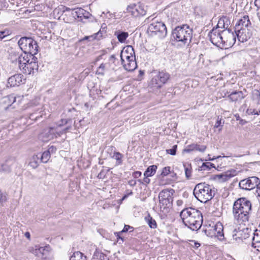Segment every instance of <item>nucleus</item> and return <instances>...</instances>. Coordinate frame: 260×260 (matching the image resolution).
Here are the masks:
<instances>
[{
    "label": "nucleus",
    "instance_id": "nucleus-21",
    "mask_svg": "<svg viewBox=\"0 0 260 260\" xmlns=\"http://www.w3.org/2000/svg\"><path fill=\"white\" fill-rule=\"evenodd\" d=\"M250 24L251 23L249 17L247 15L244 16L239 21L238 23L236 24L235 30L244 28L251 29Z\"/></svg>",
    "mask_w": 260,
    "mask_h": 260
},
{
    "label": "nucleus",
    "instance_id": "nucleus-19",
    "mask_svg": "<svg viewBox=\"0 0 260 260\" xmlns=\"http://www.w3.org/2000/svg\"><path fill=\"white\" fill-rule=\"evenodd\" d=\"M2 104L4 105L5 109H8L10 107H12V108H15L16 105H17L16 96L13 94L5 96L2 100Z\"/></svg>",
    "mask_w": 260,
    "mask_h": 260
},
{
    "label": "nucleus",
    "instance_id": "nucleus-33",
    "mask_svg": "<svg viewBox=\"0 0 260 260\" xmlns=\"http://www.w3.org/2000/svg\"><path fill=\"white\" fill-rule=\"evenodd\" d=\"M70 260H86V256L81 252L76 251L71 256Z\"/></svg>",
    "mask_w": 260,
    "mask_h": 260
},
{
    "label": "nucleus",
    "instance_id": "nucleus-64",
    "mask_svg": "<svg viewBox=\"0 0 260 260\" xmlns=\"http://www.w3.org/2000/svg\"><path fill=\"white\" fill-rule=\"evenodd\" d=\"M171 174V177L174 179V180H176L177 179L176 174L174 172L170 173Z\"/></svg>",
    "mask_w": 260,
    "mask_h": 260
},
{
    "label": "nucleus",
    "instance_id": "nucleus-43",
    "mask_svg": "<svg viewBox=\"0 0 260 260\" xmlns=\"http://www.w3.org/2000/svg\"><path fill=\"white\" fill-rule=\"evenodd\" d=\"M170 170H171L170 167H164L161 171V175L162 177L167 176V175H168L169 173H171Z\"/></svg>",
    "mask_w": 260,
    "mask_h": 260
},
{
    "label": "nucleus",
    "instance_id": "nucleus-36",
    "mask_svg": "<svg viewBox=\"0 0 260 260\" xmlns=\"http://www.w3.org/2000/svg\"><path fill=\"white\" fill-rule=\"evenodd\" d=\"M128 36V33L126 32L122 31L117 33V39L118 41L121 43L124 42L126 39L127 38Z\"/></svg>",
    "mask_w": 260,
    "mask_h": 260
},
{
    "label": "nucleus",
    "instance_id": "nucleus-41",
    "mask_svg": "<svg viewBox=\"0 0 260 260\" xmlns=\"http://www.w3.org/2000/svg\"><path fill=\"white\" fill-rule=\"evenodd\" d=\"M222 119L221 118H219L218 116L217 119V121L215 123V124L214 125L215 128H219V131H220L222 129V127L223 126V124L224 123V121L223 122H221Z\"/></svg>",
    "mask_w": 260,
    "mask_h": 260
},
{
    "label": "nucleus",
    "instance_id": "nucleus-54",
    "mask_svg": "<svg viewBox=\"0 0 260 260\" xmlns=\"http://www.w3.org/2000/svg\"><path fill=\"white\" fill-rule=\"evenodd\" d=\"M61 7H62L61 11L63 13L66 12H69L71 10L73 11V9H70V8L67 7L66 6H62Z\"/></svg>",
    "mask_w": 260,
    "mask_h": 260
},
{
    "label": "nucleus",
    "instance_id": "nucleus-59",
    "mask_svg": "<svg viewBox=\"0 0 260 260\" xmlns=\"http://www.w3.org/2000/svg\"><path fill=\"white\" fill-rule=\"evenodd\" d=\"M5 31H0V40L4 38L5 36H6V35L5 34Z\"/></svg>",
    "mask_w": 260,
    "mask_h": 260
},
{
    "label": "nucleus",
    "instance_id": "nucleus-37",
    "mask_svg": "<svg viewBox=\"0 0 260 260\" xmlns=\"http://www.w3.org/2000/svg\"><path fill=\"white\" fill-rule=\"evenodd\" d=\"M151 84L153 87H160L162 86V84L159 82V79L157 75L154 77L151 81Z\"/></svg>",
    "mask_w": 260,
    "mask_h": 260
},
{
    "label": "nucleus",
    "instance_id": "nucleus-4",
    "mask_svg": "<svg viewBox=\"0 0 260 260\" xmlns=\"http://www.w3.org/2000/svg\"><path fill=\"white\" fill-rule=\"evenodd\" d=\"M172 36L177 41L188 45L192 39V30L187 25L177 26L173 30Z\"/></svg>",
    "mask_w": 260,
    "mask_h": 260
},
{
    "label": "nucleus",
    "instance_id": "nucleus-42",
    "mask_svg": "<svg viewBox=\"0 0 260 260\" xmlns=\"http://www.w3.org/2000/svg\"><path fill=\"white\" fill-rule=\"evenodd\" d=\"M254 5L256 7L257 16L260 20V0H255Z\"/></svg>",
    "mask_w": 260,
    "mask_h": 260
},
{
    "label": "nucleus",
    "instance_id": "nucleus-9",
    "mask_svg": "<svg viewBox=\"0 0 260 260\" xmlns=\"http://www.w3.org/2000/svg\"><path fill=\"white\" fill-rule=\"evenodd\" d=\"M152 22L150 24L148 27V30L155 35L159 34L160 36H165L167 35V27L165 24L157 20L152 19Z\"/></svg>",
    "mask_w": 260,
    "mask_h": 260
},
{
    "label": "nucleus",
    "instance_id": "nucleus-52",
    "mask_svg": "<svg viewBox=\"0 0 260 260\" xmlns=\"http://www.w3.org/2000/svg\"><path fill=\"white\" fill-rule=\"evenodd\" d=\"M129 229H131L132 230L131 231H133L134 228H133V227L131 226L128 225H125V226H124V228L121 231V232H122V233L127 232Z\"/></svg>",
    "mask_w": 260,
    "mask_h": 260
},
{
    "label": "nucleus",
    "instance_id": "nucleus-12",
    "mask_svg": "<svg viewBox=\"0 0 260 260\" xmlns=\"http://www.w3.org/2000/svg\"><path fill=\"white\" fill-rule=\"evenodd\" d=\"M259 180V178L257 177H249L241 180L239 183V186L242 189L251 190L258 184Z\"/></svg>",
    "mask_w": 260,
    "mask_h": 260
},
{
    "label": "nucleus",
    "instance_id": "nucleus-10",
    "mask_svg": "<svg viewBox=\"0 0 260 260\" xmlns=\"http://www.w3.org/2000/svg\"><path fill=\"white\" fill-rule=\"evenodd\" d=\"M126 12L135 17L144 16L146 13L145 6L141 3L131 4L126 8Z\"/></svg>",
    "mask_w": 260,
    "mask_h": 260
},
{
    "label": "nucleus",
    "instance_id": "nucleus-46",
    "mask_svg": "<svg viewBox=\"0 0 260 260\" xmlns=\"http://www.w3.org/2000/svg\"><path fill=\"white\" fill-rule=\"evenodd\" d=\"M206 167L208 169H211V168H215V165L212 164V163H211V162H206V163H203V165H202V168H203V170H205V168Z\"/></svg>",
    "mask_w": 260,
    "mask_h": 260
},
{
    "label": "nucleus",
    "instance_id": "nucleus-15",
    "mask_svg": "<svg viewBox=\"0 0 260 260\" xmlns=\"http://www.w3.org/2000/svg\"><path fill=\"white\" fill-rule=\"evenodd\" d=\"M25 79L23 75L16 74L10 77L7 80V87L18 86L24 83Z\"/></svg>",
    "mask_w": 260,
    "mask_h": 260
},
{
    "label": "nucleus",
    "instance_id": "nucleus-22",
    "mask_svg": "<svg viewBox=\"0 0 260 260\" xmlns=\"http://www.w3.org/2000/svg\"><path fill=\"white\" fill-rule=\"evenodd\" d=\"M127 50L130 53V56L127 55L124 51H121L120 53V57L122 61V63H123V60H135V55L134 50L132 46H127Z\"/></svg>",
    "mask_w": 260,
    "mask_h": 260
},
{
    "label": "nucleus",
    "instance_id": "nucleus-49",
    "mask_svg": "<svg viewBox=\"0 0 260 260\" xmlns=\"http://www.w3.org/2000/svg\"><path fill=\"white\" fill-rule=\"evenodd\" d=\"M95 37H94V35H91V36H85L84 37L82 41H85V40H87L88 41H93V40H95Z\"/></svg>",
    "mask_w": 260,
    "mask_h": 260
},
{
    "label": "nucleus",
    "instance_id": "nucleus-11",
    "mask_svg": "<svg viewBox=\"0 0 260 260\" xmlns=\"http://www.w3.org/2000/svg\"><path fill=\"white\" fill-rule=\"evenodd\" d=\"M71 128V126L66 127L62 131L57 132L56 129L53 127L49 128L43 132L40 135V138L42 141L44 142L48 141L53 139L54 137H57V136H60L63 133H66L67 131Z\"/></svg>",
    "mask_w": 260,
    "mask_h": 260
},
{
    "label": "nucleus",
    "instance_id": "nucleus-1",
    "mask_svg": "<svg viewBox=\"0 0 260 260\" xmlns=\"http://www.w3.org/2000/svg\"><path fill=\"white\" fill-rule=\"evenodd\" d=\"M251 210V204L246 198H242L236 200L233 207L234 218L239 224H245L249 218Z\"/></svg>",
    "mask_w": 260,
    "mask_h": 260
},
{
    "label": "nucleus",
    "instance_id": "nucleus-16",
    "mask_svg": "<svg viewBox=\"0 0 260 260\" xmlns=\"http://www.w3.org/2000/svg\"><path fill=\"white\" fill-rule=\"evenodd\" d=\"M237 174V171L236 170L232 169L215 175L214 178L220 182H223L228 181Z\"/></svg>",
    "mask_w": 260,
    "mask_h": 260
},
{
    "label": "nucleus",
    "instance_id": "nucleus-3",
    "mask_svg": "<svg viewBox=\"0 0 260 260\" xmlns=\"http://www.w3.org/2000/svg\"><path fill=\"white\" fill-rule=\"evenodd\" d=\"M214 188L205 182L197 184L193 190L196 198L202 203H206L215 195Z\"/></svg>",
    "mask_w": 260,
    "mask_h": 260
},
{
    "label": "nucleus",
    "instance_id": "nucleus-23",
    "mask_svg": "<svg viewBox=\"0 0 260 260\" xmlns=\"http://www.w3.org/2000/svg\"><path fill=\"white\" fill-rule=\"evenodd\" d=\"M206 146L205 145H201L197 144H192L188 145L184 150L186 152H189L192 151H198L200 152H204L206 149Z\"/></svg>",
    "mask_w": 260,
    "mask_h": 260
},
{
    "label": "nucleus",
    "instance_id": "nucleus-40",
    "mask_svg": "<svg viewBox=\"0 0 260 260\" xmlns=\"http://www.w3.org/2000/svg\"><path fill=\"white\" fill-rule=\"evenodd\" d=\"M253 98L257 104H260V92L258 90H255L253 92Z\"/></svg>",
    "mask_w": 260,
    "mask_h": 260
},
{
    "label": "nucleus",
    "instance_id": "nucleus-53",
    "mask_svg": "<svg viewBox=\"0 0 260 260\" xmlns=\"http://www.w3.org/2000/svg\"><path fill=\"white\" fill-rule=\"evenodd\" d=\"M142 175V173L140 171H135L133 174V177L135 178H138Z\"/></svg>",
    "mask_w": 260,
    "mask_h": 260
},
{
    "label": "nucleus",
    "instance_id": "nucleus-27",
    "mask_svg": "<svg viewBox=\"0 0 260 260\" xmlns=\"http://www.w3.org/2000/svg\"><path fill=\"white\" fill-rule=\"evenodd\" d=\"M253 236L252 238V245L253 247H259L260 245L258 244L260 243V233L259 230L256 229L252 233Z\"/></svg>",
    "mask_w": 260,
    "mask_h": 260
},
{
    "label": "nucleus",
    "instance_id": "nucleus-63",
    "mask_svg": "<svg viewBox=\"0 0 260 260\" xmlns=\"http://www.w3.org/2000/svg\"><path fill=\"white\" fill-rule=\"evenodd\" d=\"M115 59H116V57H115V55H112L110 56L109 60L110 61H112L114 62V60Z\"/></svg>",
    "mask_w": 260,
    "mask_h": 260
},
{
    "label": "nucleus",
    "instance_id": "nucleus-51",
    "mask_svg": "<svg viewBox=\"0 0 260 260\" xmlns=\"http://www.w3.org/2000/svg\"><path fill=\"white\" fill-rule=\"evenodd\" d=\"M185 174L186 177L187 179H189L190 178V177L191 176V171L189 168H185Z\"/></svg>",
    "mask_w": 260,
    "mask_h": 260
},
{
    "label": "nucleus",
    "instance_id": "nucleus-47",
    "mask_svg": "<svg viewBox=\"0 0 260 260\" xmlns=\"http://www.w3.org/2000/svg\"><path fill=\"white\" fill-rule=\"evenodd\" d=\"M94 37H95V39L96 40H100L103 38V32L101 30H99L98 32L93 34Z\"/></svg>",
    "mask_w": 260,
    "mask_h": 260
},
{
    "label": "nucleus",
    "instance_id": "nucleus-5",
    "mask_svg": "<svg viewBox=\"0 0 260 260\" xmlns=\"http://www.w3.org/2000/svg\"><path fill=\"white\" fill-rule=\"evenodd\" d=\"M18 43L24 53L34 56L38 52L37 43L31 38L22 37L19 40Z\"/></svg>",
    "mask_w": 260,
    "mask_h": 260
},
{
    "label": "nucleus",
    "instance_id": "nucleus-58",
    "mask_svg": "<svg viewBox=\"0 0 260 260\" xmlns=\"http://www.w3.org/2000/svg\"><path fill=\"white\" fill-rule=\"evenodd\" d=\"M149 177L144 176L143 179V183L146 184H149L150 183V180L148 178Z\"/></svg>",
    "mask_w": 260,
    "mask_h": 260
},
{
    "label": "nucleus",
    "instance_id": "nucleus-28",
    "mask_svg": "<svg viewBox=\"0 0 260 260\" xmlns=\"http://www.w3.org/2000/svg\"><path fill=\"white\" fill-rule=\"evenodd\" d=\"M54 149V147L51 146L48 150L44 151L40 155V161L43 163L47 162L50 158V152L53 151Z\"/></svg>",
    "mask_w": 260,
    "mask_h": 260
},
{
    "label": "nucleus",
    "instance_id": "nucleus-32",
    "mask_svg": "<svg viewBox=\"0 0 260 260\" xmlns=\"http://www.w3.org/2000/svg\"><path fill=\"white\" fill-rule=\"evenodd\" d=\"M157 167L156 165H152L147 168L144 173V176L151 177L156 173Z\"/></svg>",
    "mask_w": 260,
    "mask_h": 260
},
{
    "label": "nucleus",
    "instance_id": "nucleus-20",
    "mask_svg": "<svg viewBox=\"0 0 260 260\" xmlns=\"http://www.w3.org/2000/svg\"><path fill=\"white\" fill-rule=\"evenodd\" d=\"M35 249L32 250V252L36 255L41 254L43 257H46L49 254L51 250L50 247L49 245L45 247L35 246Z\"/></svg>",
    "mask_w": 260,
    "mask_h": 260
},
{
    "label": "nucleus",
    "instance_id": "nucleus-25",
    "mask_svg": "<svg viewBox=\"0 0 260 260\" xmlns=\"http://www.w3.org/2000/svg\"><path fill=\"white\" fill-rule=\"evenodd\" d=\"M29 56L32 57L34 56L23 52V53L19 56L18 58L17 59V61L18 63V66L20 70L22 69V67H24V65L27 62L26 58H28Z\"/></svg>",
    "mask_w": 260,
    "mask_h": 260
},
{
    "label": "nucleus",
    "instance_id": "nucleus-30",
    "mask_svg": "<svg viewBox=\"0 0 260 260\" xmlns=\"http://www.w3.org/2000/svg\"><path fill=\"white\" fill-rule=\"evenodd\" d=\"M144 219L151 229H154L157 228V223L155 220L154 219L149 213L145 217Z\"/></svg>",
    "mask_w": 260,
    "mask_h": 260
},
{
    "label": "nucleus",
    "instance_id": "nucleus-31",
    "mask_svg": "<svg viewBox=\"0 0 260 260\" xmlns=\"http://www.w3.org/2000/svg\"><path fill=\"white\" fill-rule=\"evenodd\" d=\"M41 162L40 155H35L31 158L30 161L29 162V165L32 168L35 169L38 166L39 163Z\"/></svg>",
    "mask_w": 260,
    "mask_h": 260
},
{
    "label": "nucleus",
    "instance_id": "nucleus-57",
    "mask_svg": "<svg viewBox=\"0 0 260 260\" xmlns=\"http://www.w3.org/2000/svg\"><path fill=\"white\" fill-rule=\"evenodd\" d=\"M256 192L257 193L258 196L260 197V182L258 183V184L256 186Z\"/></svg>",
    "mask_w": 260,
    "mask_h": 260
},
{
    "label": "nucleus",
    "instance_id": "nucleus-38",
    "mask_svg": "<svg viewBox=\"0 0 260 260\" xmlns=\"http://www.w3.org/2000/svg\"><path fill=\"white\" fill-rule=\"evenodd\" d=\"M11 171V167L6 162L0 165V172L9 173Z\"/></svg>",
    "mask_w": 260,
    "mask_h": 260
},
{
    "label": "nucleus",
    "instance_id": "nucleus-24",
    "mask_svg": "<svg viewBox=\"0 0 260 260\" xmlns=\"http://www.w3.org/2000/svg\"><path fill=\"white\" fill-rule=\"evenodd\" d=\"M243 93L241 91H235L232 92L229 95L228 98L231 102H237L241 100L244 98Z\"/></svg>",
    "mask_w": 260,
    "mask_h": 260
},
{
    "label": "nucleus",
    "instance_id": "nucleus-35",
    "mask_svg": "<svg viewBox=\"0 0 260 260\" xmlns=\"http://www.w3.org/2000/svg\"><path fill=\"white\" fill-rule=\"evenodd\" d=\"M116 160V165L118 166L122 163L123 155L119 152H114L112 156Z\"/></svg>",
    "mask_w": 260,
    "mask_h": 260
},
{
    "label": "nucleus",
    "instance_id": "nucleus-14",
    "mask_svg": "<svg viewBox=\"0 0 260 260\" xmlns=\"http://www.w3.org/2000/svg\"><path fill=\"white\" fill-rule=\"evenodd\" d=\"M213 235L211 234L209 231L206 230L205 232L206 235L209 237H212L214 236L221 241H224L225 240L223 233V226L221 222H218L216 223V224L213 227Z\"/></svg>",
    "mask_w": 260,
    "mask_h": 260
},
{
    "label": "nucleus",
    "instance_id": "nucleus-34",
    "mask_svg": "<svg viewBox=\"0 0 260 260\" xmlns=\"http://www.w3.org/2000/svg\"><path fill=\"white\" fill-rule=\"evenodd\" d=\"M157 76L159 79V82L160 84H162V85L168 81L170 76L168 73L163 72H159Z\"/></svg>",
    "mask_w": 260,
    "mask_h": 260
},
{
    "label": "nucleus",
    "instance_id": "nucleus-45",
    "mask_svg": "<svg viewBox=\"0 0 260 260\" xmlns=\"http://www.w3.org/2000/svg\"><path fill=\"white\" fill-rule=\"evenodd\" d=\"M105 68L106 64L105 63H102L99 67L97 72L99 73V74L103 75Z\"/></svg>",
    "mask_w": 260,
    "mask_h": 260
},
{
    "label": "nucleus",
    "instance_id": "nucleus-44",
    "mask_svg": "<svg viewBox=\"0 0 260 260\" xmlns=\"http://www.w3.org/2000/svg\"><path fill=\"white\" fill-rule=\"evenodd\" d=\"M177 148V145H175L173 146L172 148L167 149L166 152L168 154H170L172 155H175L176 153V150Z\"/></svg>",
    "mask_w": 260,
    "mask_h": 260
},
{
    "label": "nucleus",
    "instance_id": "nucleus-55",
    "mask_svg": "<svg viewBox=\"0 0 260 260\" xmlns=\"http://www.w3.org/2000/svg\"><path fill=\"white\" fill-rule=\"evenodd\" d=\"M192 242L193 243V245H191V246L196 249L198 248L201 246L199 243L195 241H192Z\"/></svg>",
    "mask_w": 260,
    "mask_h": 260
},
{
    "label": "nucleus",
    "instance_id": "nucleus-6",
    "mask_svg": "<svg viewBox=\"0 0 260 260\" xmlns=\"http://www.w3.org/2000/svg\"><path fill=\"white\" fill-rule=\"evenodd\" d=\"M175 193L173 189H165L161 190L158 196L160 208L161 206L164 208L170 207L173 202V196Z\"/></svg>",
    "mask_w": 260,
    "mask_h": 260
},
{
    "label": "nucleus",
    "instance_id": "nucleus-50",
    "mask_svg": "<svg viewBox=\"0 0 260 260\" xmlns=\"http://www.w3.org/2000/svg\"><path fill=\"white\" fill-rule=\"evenodd\" d=\"M69 121H71V120L62 119L60 120V122H59L58 125V126H61L66 124H67Z\"/></svg>",
    "mask_w": 260,
    "mask_h": 260
},
{
    "label": "nucleus",
    "instance_id": "nucleus-61",
    "mask_svg": "<svg viewBox=\"0 0 260 260\" xmlns=\"http://www.w3.org/2000/svg\"><path fill=\"white\" fill-rule=\"evenodd\" d=\"M176 203H177V206H180L183 204V202L182 200H179L177 201Z\"/></svg>",
    "mask_w": 260,
    "mask_h": 260
},
{
    "label": "nucleus",
    "instance_id": "nucleus-8",
    "mask_svg": "<svg viewBox=\"0 0 260 260\" xmlns=\"http://www.w3.org/2000/svg\"><path fill=\"white\" fill-rule=\"evenodd\" d=\"M222 43L221 48H228L236 42V36L229 29H223L221 32Z\"/></svg>",
    "mask_w": 260,
    "mask_h": 260
},
{
    "label": "nucleus",
    "instance_id": "nucleus-62",
    "mask_svg": "<svg viewBox=\"0 0 260 260\" xmlns=\"http://www.w3.org/2000/svg\"><path fill=\"white\" fill-rule=\"evenodd\" d=\"M98 178L101 179L103 178L104 177V175L103 174V171H101L98 176Z\"/></svg>",
    "mask_w": 260,
    "mask_h": 260
},
{
    "label": "nucleus",
    "instance_id": "nucleus-26",
    "mask_svg": "<svg viewBox=\"0 0 260 260\" xmlns=\"http://www.w3.org/2000/svg\"><path fill=\"white\" fill-rule=\"evenodd\" d=\"M123 66L125 70L128 71H133L135 70L137 67V63L135 60H123Z\"/></svg>",
    "mask_w": 260,
    "mask_h": 260
},
{
    "label": "nucleus",
    "instance_id": "nucleus-17",
    "mask_svg": "<svg viewBox=\"0 0 260 260\" xmlns=\"http://www.w3.org/2000/svg\"><path fill=\"white\" fill-rule=\"evenodd\" d=\"M239 41L245 42L250 38L252 35L251 29H239L235 30Z\"/></svg>",
    "mask_w": 260,
    "mask_h": 260
},
{
    "label": "nucleus",
    "instance_id": "nucleus-13",
    "mask_svg": "<svg viewBox=\"0 0 260 260\" xmlns=\"http://www.w3.org/2000/svg\"><path fill=\"white\" fill-rule=\"evenodd\" d=\"M222 30L218 27L213 28L208 34V37L212 44L220 48L222 43Z\"/></svg>",
    "mask_w": 260,
    "mask_h": 260
},
{
    "label": "nucleus",
    "instance_id": "nucleus-2",
    "mask_svg": "<svg viewBox=\"0 0 260 260\" xmlns=\"http://www.w3.org/2000/svg\"><path fill=\"white\" fill-rule=\"evenodd\" d=\"M180 217L184 224L192 231L200 229L203 223L201 212L194 208H187L180 212Z\"/></svg>",
    "mask_w": 260,
    "mask_h": 260
},
{
    "label": "nucleus",
    "instance_id": "nucleus-48",
    "mask_svg": "<svg viewBox=\"0 0 260 260\" xmlns=\"http://www.w3.org/2000/svg\"><path fill=\"white\" fill-rule=\"evenodd\" d=\"M246 113L248 115H255L258 114V111L255 109L248 108L247 109Z\"/></svg>",
    "mask_w": 260,
    "mask_h": 260
},
{
    "label": "nucleus",
    "instance_id": "nucleus-56",
    "mask_svg": "<svg viewBox=\"0 0 260 260\" xmlns=\"http://www.w3.org/2000/svg\"><path fill=\"white\" fill-rule=\"evenodd\" d=\"M128 184L131 186H134L136 185L137 182L135 180H130L128 182Z\"/></svg>",
    "mask_w": 260,
    "mask_h": 260
},
{
    "label": "nucleus",
    "instance_id": "nucleus-60",
    "mask_svg": "<svg viewBox=\"0 0 260 260\" xmlns=\"http://www.w3.org/2000/svg\"><path fill=\"white\" fill-rule=\"evenodd\" d=\"M122 232H118V233H115V234H116V237H117V239H121V240L123 241V239L122 238H121L120 236V234Z\"/></svg>",
    "mask_w": 260,
    "mask_h": 260
},
{
    "label": "nucleus",
    "instance_id": "nucleus-29",
    "mask_svg": "<svg viewBox=\"0 0 260 260\" xmlns=\"http://www.w3.org/2000/svg\"><path fill=\"white\" fill-rule=\"evenodd\" d=\"M84 13H87V12L82 8H77L73 10L72 15L74 18L77 17V18H82L83 17Z\"/></svg>",
    "mask_w": 260,
    "mask_h": 260
},
{
    "label": "nucleus",
    "instance_id": "nucleus-39",
    "mask_svg": "<svg viewBox=\"0 0 260 260\" xmlns=\"http://www.w3.org/2000/svg\"><path fill=\"white\" fill-rule=\"evenodd\" d=\"M93 256L99 258L100 260H109L105 254L96 250L95 251Z\"/></svg>",
    "mask_w": 260,
    "mask_h": 260
},
{
    "label": "nucleus",
    "instance_id": "nucleus-18",
    "mask_svg": "<svg viewBox=\"0 0 260 260\" xmlns=\"http://www.w3.org/2000/svg\"><path fill=\"white\" fill-rule=\"evenodd\" d=\"M38 59L35 56L31 57V60L30 63L26 65H24L22 67V72L27 74H30L33 73L34 70H38Z\"/></svg>",
    "mask_w": 260,
    "mask_h": 260
},
{
    "label": "nucleus",
    "instance_id": "nucleus-7",
    "mask_svg": "<svg viewBox=\"0 0 260 260\" xmlns=\"http://www.w3.org/2000/svg\"><path fill=\"white\" fill-rule=\"evenodd\" d=\"M252 232L251 230L247 228L238 227L233 230L232 236L234 240L240 242L249 238Z\"/></svg>",
    "mask_w": 260,
    "mask_h": 260
}]
</instances>
